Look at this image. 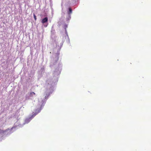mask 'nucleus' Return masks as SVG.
I'll return each mask as SVG.
<instances>
[{"label":"nucleus","mask_w":151,"mask_h":151,"mask_svg":"<svg viewBox=\"0 0 151 151\" xmlns=\"http://www.w3.org/2000/svg\"><path fill=\"white\" fill-rule=\"evenodd\" d=\"M48 21V18L47 17H46L43 19L42 21V23L44 24Z\"/></svg>","instance_id":"1"},{"label":"nucleus","mask_w":151,"mask_h":151,"mask_svg":"<svg viewBox=\"0 0 151 151\" xmlns=\"http://www.w3.org/2000/svg\"><path fill=\"white\" fill-rule=\"evenodd\" d=\"M69 12L68 13L69 14H70L72 12V10L71 9V8H69Z\"/></svg>","instance_id":"2"},{"label":"nucleus","mask_w":151,"mask_h":151,"mask_svg":"<svg viewBox=\"0 0 151 151\" xmlns=\"http://www.w3.org/2000/svg\"><path fill=\"white\" fill-rule=\"evenodd\" d=\"M35 93L34 92H31L30 93V95L31 96H32L33 95H35Z\"/></svg>","instance_id":"3"},{"label":"nucleus","mask_w":151,"mask_h":151,"mask_svg":"<svg viewBox=\"0 0 151 151\" xmlns=\"http://www.w3.org/2000/svg\"><path fill=\"white\" fill-rule=\"evenodd\" d=\"M33 16H34L35 19V20H36V19H37V18H36V16L35 14H33Z\"/></svg>","instance_id":"4"},{"label":"nucleus","mask_w":151,"mask_h":151,"mask_svg":"<svg viewBox=\"0 0 151 151\" xmlns=\"http://www.w3.org/2000/svg\"><path fill=\"white\" fill-rule=\"evenodd\" d=\"M40 110H41L40 109V110H39V111L38 112H37L36 114H35V115L34 116H35V115H36V114H37V113H39V112L40 111Z\"/></svg>","instance_id":"5"}]
</instances>
